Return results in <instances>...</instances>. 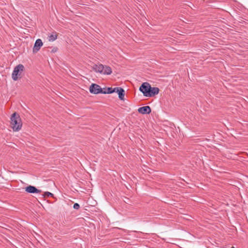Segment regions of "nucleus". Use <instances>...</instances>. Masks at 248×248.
<instances>
[{"instance_id":"11","label":"nucleus","mask_w":248,"mask_h":248,"mask_svg":"<svg viewBox=\"0 0 248 248\" xmlns=\"http://www.w3.org/2000/svg\"><path fill=\"white\" fill-rule=\"evenodd\" d=\"M104 68L103 75H109L112 73L111 68L109 66L104 65Z\"/></svg>"},{"instance_id":"13","label":"nucleus","mask_w":248,"mask_h":248,"mask_svg":"<svg viewBox=\"0 0 248 248\" xmlns=\"http://www.w3.org/2000/svg\"><path fill=\"white\" fill-rule=\"evenodd\" d=\"M57 36L56 34H52L48 36V40L51 42H53L56 40Z\"/></svg>"},{"instance_id":"6","label":"nucleus","mask_w":248,"mask_h":248,"mask_svg":"<svg viewBox=\"0 0 248 248\" xmlns=\"http://www.w3.org/2000/svg\"><path fill=\"white\" fill-rule=\"evenodd\" d=\"M43 44L42 41L41 39H37L34 44L33 48V52L34 53L38 52L42 46Z\"/></svg>"},{"instance_id":"1","label":"nucleus","mask_w":248,"mask_h":248,"mask_svg":"<svg viewBox=\"0 0 248 248\" xmlns=\"http://www.w3.org/2000/svg\"><path fill=\"white\" fill-rule=\"evenodd\" d=\"M11 124L14 131H19L22 127V123L19 115L16 112L14 113L11 117Z\"/></svg>"},{"instance_id":"9","label":"nucleus","mask_w":248,"mask_h":248,"mask_svg":"<svg viewBox=\"0 0 248 248\" xmlns=\"http://www.w3.org/2000/svg\"><path fill=\"white\" fill-rule=\"evenodd\" d=\"M104 68V65L102 64H94L93 66V70L101 74H103Z\"/></svg>"},{"instance_id":"14","label":"nucleus","mask_w":248,"mask_h":248,"mask_svg":"<svg viewBox=\"0 0 248 248\" xmlns=\"http://www.w3.org/2000/svg\"><path fill=\"white\" fill-rule=\"evenodd\" d=\"M53 196V194L52 193H51L50 192H48V191L45 192L44 193V194H43V196L44 197H46V196H47V197H52Z\"/></svg>"},{"instance_id":"10","label":"nucleus","mask_w":248,"mask_h":248,"mask_svg":"<svg viewBox=\"0 0 248 248\" xmlns=\"http://www.w3.org/2000/svg\"><path fill=\"white\" fill-rule=\"evenodd\" d=\"M159 90L157 87H150V91L148 97H153L157 94Z\"/></svg>"},{"instance_id":"16","label":"nucleus","mask_w":248,"mask_h":248,"mask_svg":"<svg viewBox=\"0 0 248 248\" xmlns=\"http://www.w3.org/2000/svg\"><path fill=\"white\" fill-rule=\"evenodd\" d=\"M234 248V247H232V248Z\"/></svg>"},{"instance_id":"7","label":"nucleus","mask_w":248,"mask_h":248,"mask_svg":"<svg viewBox=\"0 0 248 248\" xmlns=\"http://www.w3.org/2000/svg\"><path fill=\"white\" fill-rule=\"evenodd\" d=\"M138 112L142 114H149L151 112V108L148 106H144L138 108Z\"/></svg>"},{"instance_id":"4","label":"nucleus","mask_w":248,"mask_h":248,"mask_svg":"<svg viewBox=\"0 0 248 248\" xmlns=\"http://www.w3.org/2000/svg\"><path fill=\"white\" fill-rule=\"evenodd\" d=\"M90 92L92 93L95 94L103 93V90L101 87L95 83H93L90 87Z\"/></svg>"},{"instance_id":"8","label":"nucleus","mask_w":248,"mask_h":248,"mask_svg":"<svg viewBox=\"0 0 248 248\" xmlns=\"http://www.w3.org/2000/svg\"><path fill=\"white\" fill-rule=\"evenodd\" d=\"M115 92L118 94L119 98L121 100H124L125 91L123 88L121 87H115Z\"/></svg>"},{"instance_id":"15","label":"nucleus","mask_w":248,"mask_h":248,"mask_svg":"<svg viewBox=\"0 0 248 248\" xmlns=\"http://www.w3.org/2000/svg\"><path fill=\"white\" fill-rule=\"evenodd\" d=\"M73 208H74V209H76V210L80 208L79 204L78 203H74V204L73 205Z\"/></svg>"},{"instance_id":"5","label":"nucleus","mask_w":248,"mask_h":248,"mask_svg":"<svg viewBox=\"0 0 248 248\" xmlns=\"http://www.w3.org/2000/svg\"><path fill=\"white\" fill-rule=\"evenodd\" d=\"M25 191L28 193L36 194L40 193L41 190L37 189L34 186L30 185L25 187Z\"/></svg>"},{"instance_id":"2","label":"nucleus","mask_w":248,"mask_h":248,"mask_svg":"<svg viewBox=\"0 0 248 248\" xmlns=\"http://www.w3.org/2000/svg\"><path fill=\"white\" fill-rule=\"evenodd\" d=\"M24 69V67L21 64H19L15 67L12 74V79L14 81H16L19 78H20V73L23 71Z\"/></svg>"},{"instance_id":"12","label":"nucleus","mask_w":248,"mask_h":248,"mask_svg":"<svg viewBox=\"0 0 248 248\" xmlns=\"http://www.w3.org/2000/svg\"><path fill=\"white\" fill-rule=\"evenodd\" d=\"M115 92V88L108 87L105 91H103V94L112 93Z\"/></svg>"},{"instance_id":"3","label":"nucleus","mask_w":248,"mask_h":248,"mask_svg":"<svg viewBox=\"0 0 248 248\" xmlns=\"http://www.w3.org/2000/svg\"><path fill=\"white\" fill-rule=\"evenodd\" d=\"M151 85L148 82H144L140 86L139 90L141 92L143 95L146 97L148 96Z\"/></svg>"}]
</instances>
